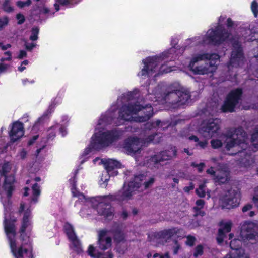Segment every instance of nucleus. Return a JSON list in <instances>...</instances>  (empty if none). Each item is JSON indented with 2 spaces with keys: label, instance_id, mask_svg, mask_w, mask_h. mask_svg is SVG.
Returning <instances> with one entry per match:
<instances>
[{
  "label": "nucleus",
  "instance_id": "1",
  "mask_svg": "<svg viewBox=\"0 0 258 258\" xmlns=\"http://www.w3.org/2000/svg\"><path fill=\"white\" fill-rule=\"evenodd\" d=\"M225 19V16H220L217 24L209 29L205 34L186 40L183 46L184 48H178V46L176 47L177 39L172 37L171 39V48L159 55L148 57L142 60L144 66L138 73V77L140 79H145L175 70V67L169 66L167 63L175 59L179 54L183 53L186 48L204 45L217 46L224 42H230L232 45L231 56L227 66L228 70L230 71L233 68L240 66L243 63L244 57L238 40L240 39L241 42L242 38H240L239 35L232 34V27L234 22L231 19L228 18L226 22Z\"/></svg>",
  "mask_w": 258,
  "mask_h": 258
},
{
  "label": "nucleus",
  "instance_id": "2",
  "mask_svg": "<svg viewBox=\"0 0 258 258\" xmlns=\"http://www.w3.org/2000/svg\"><path fill=\"white\" fill-rule=\"evenodd\" d=\"M139 93L135 89L123 94L118 99L117 105H113L99 118L96 125L95 132L91 137L90 143L83 152L80 157L82 164L88 159V155L93 150L98 151L114 143L123 135V131L115 128L111 131H103L104 127L113 122L116 125L122 124L124 121L136 122H145L152 116L153 109L149 104H141L134 99V95Z\"/></svg>",
  "mask_w": 258,
  "mask_h": 258
},
{
  "label": "nucleus",
  "instance_id": "3",
  "mask_svg": "<svg viewBox=\"0 0 258 258\" xmlns=\"http://www.w3.org/2000/svg\"><path fill=\"white\" fill-rule=\"evenodd\" d=\"M145 180V175L136 176L133 181L128 183H125L122 189L119 190L116 195H109L91 198H87L76 189V178L75 176L71 178L69 182L73 196L77 198L78 201L83 204L80 212L82 216L89 215L97 211L99 215L103 216L105 219L110 220L113 218L114 212L113 209L109 205L110 203L115 200L120 202H126L131 199L135 192L142 187V182H143L144 188L146 189L154 182L153 178H150L148 181Z\"/></svg>",
  "mask_w": 258,
  "mask_h": 258
},
{
  "label": "nucleus",
  "instance_id": "4",
  "mask_svg": "<svg viewBox=\"0 0 258 258\" xmlns=\"http://www.w3.org/2000/svg\"><path fill=\"white\" fill-rule=\"evenodd\" d=\"M9 143L4 144L0 147V155L6 153L7 151ZM12 168V164L10 161L4 160L0 163V201L4 208V227L6 225L9 226L14 224L16 221L14 218L15 214L10 212L11 210V198L12 192L14 189V183L15 178L14 175L8 174Z\"/></svg>",
  "mask_w": 258,
  "mask_h": 258
},
{
  "label": "nucleus",
  "instance_id": "5",
  "mask_svg": "<svg viewBox=\"0 0 258 258\" xmlns=\"http://www.w3.org/2000/svg\"><path fill=\"white\" fill-rule=\"evenodd\" d=\"M246 134L241 127L233 132H229L227 136L223 135L217 139L211 141V144L213 148H218L223 144V141L226 142V148L227 150L234 148L238 151V156L242 157L239 161L241 167H247L253 163L251 155L246 151L247 145L245 143Z\"/></svg>",
  "mask_w": 258,
  "mask_h": 258
},
{
  "label": "nucleus",
  "instance_id": "6",
  "mask_svg": "<svg viewBox=\"0 0 258 258\" xmlns=\"http://www.w3.org/2000/svg\"><path fill=\"white\" fill-rule=\"evenodd\" d=\"M40 181L39 177H37L35 180H27L26 184L31 185V188L26 187L24 188V196L25 197L30 196V201H23L21 204L19 209V213L23 215L22 225L21 227V232L22 235H24L26 232L27 236L30 235L32 229L31 222V204H36L38 200V198L40 194V187L35 181Z\"/></svg>",
  "mask_w": 258,
  "mask_h": 258
},
{
  "label": "nucleus",
  "instance_id": "7",
  "mask_svg": "<svg viewBox=\"0 0 258 258\" xmlns=\"http://www.w3.org/2000/svg\"><path fill=\"white\" fill-rule=\"evenodd\" d=\"M161 88L158 86L153 94L148 95L147 98L152 99V96H155L154 98H157L156 100L161 104L174 105L173 108L189 103L190 97L189 91L182 87L178 82L170 85L163 94H161Z\"/></svg>",
  "mask_w": 258,
  "mask_h": 258
},
{
  "label": "nucleus",
  "instance_id": "8",
  "mask_svg": "<svg viewBox=\"0 0 258 258\" xmlns=\"http://www.w3.org/2000/svg\"><path fill=\"white\" fill-rule=\"evenodd\" d=\"M5 232L9 240L11 252L15 258H30L32 257V248L30 239V234L27 236L26 232L23 236L20 231L22 242L16 237V228L15 224L10 226L6 225Z\"/></svg>",
  "mask_w": 258,
  "mask_h": 258
},
{
  "label": "nucleus",
  "instance_id": "9",
  "mask_svg": "<svg viewBox=\"0 0 258 258\" xmlns=\"http://www.w3.org/2000/svg\"><path fill=\"white\" fill-rule=\"evenodd\" d=\"M219 56L215 53L199 52L192 55L188 67L194 74L206 75L212 74L217 68Z\"/></svg>",
  "mask_w": 258,
  "mask_h": 258
},
{
  "label": "nucleus",
  "instance_id": "10",
  "mask_svg": "<svg viewBox=\"0 0 258 258\" xmlns=\"http://www.w3.org/2000/svg\"><path fill=\"white\" fill-rule=\"evenodd\" d=\"M220 123V120L217 119L204 120L198 128V132L203 137L199 138L192 135L189 136V140L195 143L196 147L201 149L205 148L208 145V139L214 136L219 129Z\"/></svg>",
  "mask_w": 258,
  "mask_h": 258
},
{
  "label": "nucleus",
  "instance_id": "11",
  "mask_svg": "<svg viewBox=\"0 0 258 258\" xmlns=\"http://www.w3.org/2000/svg\"><path fill=\"white\" fill-rule=\"evenodd\" d=\"M241 194L237 189H231L220 199V206L222 209H230L237 207L240 203Z\"/></svg>",
  "mask_w": 258,
  "mask_h": 258
},
{
  "label": "nucleus",
  "instance_id": "12",
  "mask_svg": "<svg viewBox=\"0 0 258 258\" xmlns=\"http://www.w3.org/2000/svg\"><path fill=\"white\" fill-rule=\"evenodd\" d=\"M176 153L175 147H172L169 150H165L158 154L151 156L150 158L148 157H146V160L143 163V165L148 166H156L162 161L171 159L176 156Z\"/></svg>",
  "mask_w": 258,
  "mask_h": 258
},
{
  "label": "nucleus",
  "instance_id": "13",
  "mask_svg": "<svg viewBox=\"0 0 258 258\" xmlns=\"http://www.w3.org/2000/svg\"><path fill=\"white\" fill-rule=\"evenodd\" d=\"M143 142L139 138L131 137L126 139L122 146L119 147L127 154L135 156L141 153Z\"/></svg>",
  "mask_w": 258,
  "mask_h": 258
},
{
  "label": "nucleus",
  "instance_id": "14",
  "mask_svg": "<svg viewBox=\"0 0 258 258\" xmlns=\"http://www.w3.org/2000/svg\"><path fill=\"white\" fill-rule=\"evenodd\" d=\"M104 166L106 171L103 173V176L105 177V180L103 182L102 179L100 181V185L102 187H105L110 176L117 175L118 172L115 170L121 167L120 163L117 161L112 159H105Z\"/></svg>",
  "mask_w": 258,
  "mask_h": 258
},
{
  "label": "nucleus",
  "instance_id": "15",
  "mask_svg": "<svg viewBox=\"0 0 258 258\" xmlns=\"http://www.w3.org/2000/svg\"><path fill=\"white\" fill-rule=\"evenodd\" d=\"M242 90L237 89L232 90L227 96L221 109L223 112H232L238 104L241 99Z\"/></svg>",
  "mask_w": 258,
  "mask_h": 258
},
{
  "label": "nucleus",
  "instance_id": "16",
  "mask_svg": "<svg viewBox=\"0 0 258 258\" xmlns=\"http://www.w3.org/2000/svg\"><path fill=\"white\" fill-rule=\"evenodd\" d=\"M257 229L258 221L256 222L244 221L241 225L240 237L244 240L253 239L257 235Z\"/></svg>",
  "mask_w": 258,
  "mask_h": 258
},
{
  "label": "nucleus",
  "instance_id": "17",
  "mask_svg": "<svg viewBox=\"0 0 258 258\" xmlns=\"http://www.w3.org/2000/svg\"><path fill=\"white\" fill-rule=\"evenodd\" d=\"M234 238L231 240L230 246L231 251L227 254L224 258H249V256L245 253L244 250L241 248L242 241L245 240Z\"/></svg>",
  "mask_w": 258,
  "mask_h": 258
},
{
  "label": "nucleus",
  "instance_id": "18",
  "mask_svg": "<svg viewBox=\"0 0 258 258\" xmlns=\"http://www.w3.org/2000/svg\"><path fill=\"white\" fill-rule=\"evenodd\" d=\"M64 230L71 242V248L78 253L82 252L80 242L75 233L73 226L68 222L66 223L64 225Z\"/></svg>",
  "mask_w": 258,
  "mask_h": 258
},
{
  "label": "nucleus",
  "instance_id": "19",
  "mask_svg": "<svg viewBox=\"0 0 258 258\" xmlns=\"http://www.w3.org/2000/svg\"><path fill=\"white\" fill-rule=\"evenodd\" d=\"M207 173L212 176L216 183L219 184L225 183L229 179V170L226 167L220 166L216 171L213 167H211L207 170Z\"/></svg>",
  "mask_w": 258,
  "mask_h": 258
},
{
  "label": "nucleus",
  "instance_id": "20",
  "mask_svg": "<svg viewBox=\"0 0 258 258\" xmlns=\"http://www.w3.org/2000/svg\"><path fill=\"white\" fill-rule=\"evenodd\" d=\"M160 126H162V123L159 120H157L155 122H148L146 124V128L149 131H145L146 134L148 135V137L144 139V144H145L146 143H148L151 141H153L154 143H157L160 141L159 139L161 137V136L159 134H154L153 133L152 134H150L149 132V131L152 130L153 128H159Z\"/></svg>",
  "mask_w": 258,
  "mask_h": 258
},
{
  "label": "nucleus",
  "instance_id": "21",
  "mask_svg": "<svg viewBox=\"0 0 258 258\" xmlns=\"http://www.w3.org/2000/svg\"><path fill=\"white\" fill-rule=\"evenodd\" d=\"M179 234L184 235V231L181 229L173 228L172 229L165 230L157 233L156 238L162 244L164 242H167V240L173 236L174 234L177 235L178 237H180Z\"/></svg>",
  "mask_w": 258,
  "mask_h": 258
},
{
  "label": "nucleus",
  "instance_id": "22",
  "mask_svg": "<svg viewBox=\"0 0 258 258\" xmlns=\"http://www.w3.org/2000/svg\"><path fill=\"white\" fill-rule=\"evenodd\" d=\"M10 127L11 129L9 134L11 141L15 142L19 140L24 135V126L21 122L16 121Z\"/></svg>",
  "mask_w": 258,
  "mask_h": 258
},
{
  "label": "nucleus",
  "instance_id": "23",
  "mask_svg": "<svg viewBox=\"0 0 258 258\" xmlns=\"http://www.w3.org/2000/svg\"><path fill=\"white\" fill-rule=\"evenodd\" d=\"M221 228L219 229L218 235L217 238L219 243L223 242L225 239V233H228L231 228V221L223 222L221 223Z\"/></svg>",
  "mask_w": 258,
  "mask_h": 258
},
{
  "label": "nucleus",
  "instance_id": "24",
  "mask_svg": "<svg viewBox=\"0 0 258 258\" xmlns=\"http://www.w3.org/2000/svg\"><path fill=\"white\" fill-rule=\"evenodd\" d=\"M98 244L102 250H106L111 246V239L107 236L106 231L102 230L99 232Z\"/></svg>",
  "mask_w": 258,
  "mask_h": 258
},
{
  "label": "nucleus",
  "instance_id": "25",
  "mask_svg": "<svg viewBox=\"0 0 258 258\" xmlns=\"http://www.w3.org/2000/svg\"><path fill=\"white\" fill-rule=\"evenodd\" d=\"M87 252L88 255L93 258H112L113 255L110 252H108L106 253L102 254L100 253H97L95 247L90 245Z\"/></svg>",
  "mask_w": 258,
  "mask_h": 258
},
{
  "label": "nucleus",
  "instance_id": "26",
  "mask_svg": "<svg viewBox=\"0 0 258 258\" xmlns=\"http://www.w3.org/2000/svg\"><path fill=\"white\" fill-rule=\"evenodd\" d=\"M240 32L242 37L246 41H254L258 39V33H254L253 35L251 36L252 32L249 29H241Z\"/></svg>",
  "mask_w": 258,
  "mask_h": 258
},
{
  "label": "nucleus",
  "instance_id": "27",
  "mask_svg": "<svg viewBox=\"0 0 258 258\" xmlns=\"http://www.w3.org/2000/svg\"><path fill=\"white\" fill-rule=\"evenodd\" d=\"M61 103V101L59 99L55 98L54 100H53L51 102V104L50 105L47 111V112L45 113V114L41 116V117H39L37 121L36 122L35 126H37L38 123H40L43 119L44 118L48 115L47 112H49V113H51L52 112L57 104H59Z\"/></svg>",
  "mask_w": 258,
  "mask_h": 258
},
{
  "label": "nucleus",
  "instance_id": "28",
  "mask_svg": "<svg viewBox=\"0 0 258 258\" xmlns=\"http://www.w3.org/2000/svg\"><path fill=\"white\" fill-rule=\"evenodd\" d=\"M70 118L67 115H63L61 117V121L59 125L60 133L62 136H64L67 134V126L68 125Z\"/></svg>",
  "mask_w": 258,
  "mask_h": 258
},
{
  "label": "nucleus",
  "instance_id": "29",
  "mask_svg": "<svg viewBox=\"0 0 258 258\" xmlns=\"http://www.w3.org/2000/svg\"><path fill=\"white\" fill-rule=\"evenodd\" d=\"M204 205V202L202 200H198L196 201V205L197 206L194 207V209L195 211V215H201L203 216L204 213L201 211L200 210L203 207Z\"/></svg>",
  "mask_w": 258,
  "mask_h": 258
},
{
  "label": "nucleus",
  "instance_id": "30",
  "mask_svg": "<svg viewBox=\"0 0 258 258\" xmlns=\"http://www.w3.org/2000/svg\"><path fill=\"white\" fill-rule=\"evenodd\" d=\"M59 128L58 124H56L50 127L47 131L48 140H52L56 136V131Z\"/></svg>",
  "mask_w": 258,
  "mask_h": 258
},
{
  "label": "nucleus",
  "instance_id": "31",
  "mask_svg": "<svg viewBox=\"0 0 258 258\" xmlns=\"http://www.w3.org/2000/svg\"><path fill=\"white\" fill-rule=\"evenodd\" d=\"M49 9L43 3H41L37 6L36 9L34 10V14H42L48 13Z\"/></svg>",
  "mask_w": 258,
  "mask_h": 258
},
{
  "label": "nucleus",
  "instance_id": "32",
  "mask_svg": "<svg viewBox=\"0 0 258 258\" xmlns=\"http://www.w3.org/2000/svg\"><path fill=\"white\" fill-rule=\"evenodd\" d=\"M3 9L7 13H11L14 10L11 0H5L3 5Z\"/></svg>",
  "mask_w": 258,
  "mask_h": 258
},
{
  "label": "nucleus",
  "instance_id": "33",
  "mask_svg": "<svg viewBox=\"0 0 258 258\" xmlns=\"http://www.w3.org/2000/svg\"><path fill=\"white\" fill-rule=\"evenodd\" d=\"M251 142L252 145L256 149H258V128L252 134Z\"/></svg>",
  "mask_w": 258,
  "mask_h": 258
},
{
  "label": "nucleus",
  "instance_id": "34",
  "mask_svg": "<svg viewBox=\"0 0 258 258\" xmlns=\"http://www.w3.org/2000/svg\"><path fill=\"white\" fill-rule=\"evenodd\" d=\"M9 22V19L7 16L0 18V30H2L7 26Z\"/></svg>",
  "mask_w": 258,
  "mask_h": 258
},
{
  "label": "nucleus",
  "instance_id": "35",
  "mask_svg": "<svg viewBox=\"0 0 258 258\" xmlns=\"http://www.w3.org/2000/svg\"><path fill=\"white\" fill-rule=\"evenodd\" d=\"M196 193L199 196L201 197H204L206 196L205 183L199 184V188L196 189Z\"/></svg>",
  "mask_w": 258,
  "mask_h": 258
},
{
  "label": "nucleus",
  "instance_id": "36",
  "mask_svg": "<svg viewBox=\"0 0 258 258\" xmlns=\"http://www.w3.org/2000/svg\"><path fill=\"white\" fill-rule=\"evenodd\" d=\"M72 1V0H55V3L54 6L56 10L57 11L59 10L58 4L61 5H67L69 4Z\"/></svg>",
  "mask_w": 258,
  "mask_h": 258
},
{
  "label": "nucleus",
  "instance_id": "37",
  "mask_svg": "<svg viewBox=\"0 0 258 258\" xmlns=\"http://www.w3.org/2000/svg\"><path fill=\"white\" fill-rule=\"evenodd\" d=\"M203 247L201 245H199L197 246L194 250V256L195 257H197L199 256H201L203 254Z\"/></svg>",
  "mask_w": 258,
  "mask_h": 258
},
{
  "label": "nucleus",
  "instance_id": "38",
  "mask_svg": "<svg viewBox=\"0 0 258 258\" xmlns=\"http://www.w3.org/2000/svg\"><path fill=\"white\" fill-rule=\"evenodd\" d=\"M39 31V28L37 27L33 28L31 35L30 36V39L31 40L34 41L37 39Z\"/></svg>",
  "mask_w": 258,
  "mask_h": 258
},
{
  "label": "nucleus",
  "instance_id": "39",
  "mask_svg": "<svg viewBox=\"0 0 258 258\" xmlns=\"http://www.w3.org/2000/svg\"><path fill=\"white\" fill-rule=\"evenodd\" d=\"M251 9L254 16L256 17L258 14V4L256 1H253L251 5Z\"/></svg>",
  "mask_w": 258,
  "mask_h": 258
},
{
  "label": "nucleus",
  "instance_id": "40",
  "mask_svg": "<svg viewBox=\"0 0 258 258\" xmlns=\"http://www.w3.org/2000/svg\"><path fill=\"white\" fill-rule=\"evenodd\" d=\"M258 173V170H257ZM252 201L253 203L258 207V186L254 188V194L252 197Z\"/></svg>",
  "mask_w": 258,
  "mask_h": 258
},
{
  "label": "nucleus",
  "instance_id": "41",
  "mask_svg": "<svg viewBox=\"0 0 258 258\" xmlns=\"http://www.w3.org/2000/svg\"><path fill=\"white\" fill-rule=\"evenodd\" d=\"M31 3V0H27L26 2H23V1H18L16 3L17 6L20 8H22L26 6H29Z\"/></svg>",
  "mask_w": 258,
  "mask_h": 258
},
{
  "label": "nucleus",
  "instance_id": "42",
  "mask_svg": "<svg viewBox=\"0 0 258 258\" xmlns=\"http://www.w3.org/2000/svg\"><path fill=\"white\" fill-rule=\"evenodd\" d=\"M27 155V151L25 149H23L18 153L17 157L19 159L24 160L26 158Z\"/></svg>",
  "mask_w": 258,
  "mask_h": 258
},
{
  "label": "nucleus",
  "instance_id": "43",
  "mask_svg": "<svg viewBox=\"0 0 258 258\" xmlns=\"http://www.w3.org/2000/svg\"><path fill=\"white\" fill-rule=\"evenodd\" d=\"M114 238L117 241H121L124 239V235L121 231H117L114 235Z\"/></svg>",
  "mask_w": 258,
  "mask_h": 258
},
{
  "label": "nucleus",
  "instance_id": "44",
  "mask_svg": "<svg viewBox=\"0 0 258 258\" xmlns=\"http://www.w3.org/2000/svg\"><path fill=\"white\" fill-rule=\"evenodd\" d=\"M195 240L196 238L195 237L189 235L187 237V241H186V244L187 245L191 246L194 245Z\"/></svg>",
  "mask_w": 258,
  "mask_h": 258
},
{
  "label": "nucleus",
  "instance_id": "45",
  "mask_svg": "<svg viewBox=\"0 0 258 258\" xmlns=\"http://www.w3.org/2000/svg\"><path fill=\"white\" fill-rule=\"evenodd\" d=\"M93 161L94 164L95 165L103 164L104 165L105 159H100V158L97 157L94 159Z\"/></svg>",
  "mask_w": 258,
  "mask_h": 258
},
{
  "label": "nucleus",
  "instance_id": "46",
  "mask_svg": "<svg viewBox=\"0 0 258 258\" xmlns=\"http://www.w3.org/2000/svg\"><path fill=\"white\" fill-rule=\"evenodd\" d=\"M29 64V61L27 60H25L23 61L20 67H18V70L20 72H23L25 69V66H27Z\"/></svg>",
  "mask_w": 258,
  "mask_h": 258
},
{
  "label": "nucleus",
  "instance_id": "47",
  "mask_svg": "<svg viewBox=\"0 0 258 258\" xmlns=\"http://www.w3.org/2000/svg\"><path fill=\"white\" fill-rule=\"evenodd\" d=\"M4 54L6 57L2 58L1 59L2 61H4L5 60H10L11 59L12 53L10 51H7L4 53Z\"/></svg>",
  "mask_w": 258,
  "mask_h": 258
},
{
  "label": "nucleus",
  "instance_id": "48",
  "mask_svg": "<svg viewBox=\"0 0 258 258\" xmlns=\"http://www.w3.org/2000/svg\"><path fill=\"white\" fill-rule=\"evenodd\" d=\"M192 165L194 167H197L198 171L199 172H201L205 166V164L203 163H201L199 164H196L195 163H193L192 164Z\"/></svg>",
  "mask_w": 258,
  "mask_h": 258
},
{
  "label": "nucleus",
  "instance_id": "49",
  "mask_svg": "<svg viewBox=\"0 0 258 258\" xmlns=\"http://www.w3.org/2000/svg\"><path fill=\"white\" fill-rule=\"evenodd\" d=\"M16 17L18 21V23L20 24L23 23L25 21L24 16L23 15H22L21 14H17Z\"/></svg>",
  "mask_w": 258,
  "mask_h": 258
},
{
  "label": "nucleus",
  "instance_id": "50",
  "mask_svg": "<svg viewBox=\"0 0 258 258\" xmlns=\"http://www.w3.org/2000/svg\"><path fill=\"white\" fill-rule=\"evenodd\" d=\"M252 208V205L251 204H246V205H245L242 209V211L243 213H245V212H246L249 210H250Z\"/></svg>",
  "mask_w": 258,
  "mask_h": 258
},
{
  "label": "nucleus",
  "instance_id": "51",
  "mask_svg": "<svg viewBox=\"0 0 258 258\" xmlns=\"http://www.w3.org/2000/svg\"><path fill=\"white\" fill-rule=\"evenodd\" d=\"M26 56L27 52L24 50H21L17 57L19 59H22L24 57H26Z\"/></svg>",
  "mask_w": 258,
  "mask_h": 258
},
{
  "label": "nucleus",
  "instance_id": "52",
  "mask_svg": "<svg viewBox=\"0 0 258 258\" xmlns=\"http://www.w3.org/2000/svg\"><path fill=\"white\" fill-rule=\"evenodd\" d=\"M11 47V45L10 44H7L6 45H4L2 42H0V47L3 50H6L8 48Z\"/></svg>",
  "mask_w": 258,
  "mask_h": 258
},
{
  "label": "nucleus",
  "instance_id": "53",
  "mask_svg": "<svg viewBox=\"0 0 258 258\" xmlns=\"http://www.w3.org/2000/svg\"><path fill=\"white\" fill-rule=\"evenodd\" d=\"M174 253L177 254L178 251V249L180 248V245L177 243L176 241H174Z\"/></svg>",
  "mask_w": 258,
  "mask_h": 258
},
{
  "label": "nucleus",
  "instance_id": "54",
  "mask_svg": "<svg viewBox=\"0 0 258 258\" xmlns=\"http://www.w3.org/2000/svg\"><path fill=\"white\" fill-rule=\"evenodd\" d=\"M153 256L154 257H157L159 256L160 258H170L169 255L167 253L164 255H160L159 254L156 253L154 254Z\"/></svg>",
  "mask_w": 258,
  "mask_h": 258
},
{
  "label": "nucleus",
  "instance_id": "55",
  "mask_svg": "<svg viewBox=\"0 0 258 258\" xmlns=\"http://www.w3.org/2000/svg\"><path fill=\"white\" fill-rule=\"evenodd\" d=\"M25 46L27 49L31 50L35 46V44L34 43H32L30 44L26 43Z\"/></svg>",
  "mask_w": 258,
  "mask_h": 258
},
{
  "label": "nucleus",
  "instance_id": "56",
  "mask_svg": "<svg viewBox=\"0 0 258 258\" xmlns=\"http://www.w3.org/2000/svg\"><path fill=\"white\" fill-rule=\"evenodd\" d=\"M194 188V185L192 183H191L189 186L184 187V190L186 192H188L190 190H192Z\"/></svg>",
  "mask_w": 258,
  "mask_h": 258
},
{
  "label": "nucleus",
  "instance_id": "57",
  "mask_svg": "<svg viewBox=\"0 0 258 258\" xmlns=\"http://www.w3.org/2000/svg\"><path fill=\"white\" fill-rule=\"evenodd\" d=\"M8 66L6 64L1 63L0 64V72H3L8 68Z\"/></svg>",
  "mask_w": 258,
  "mask_h": 258
},
{
  "label": "nucleus",
  "instance_id": "58",
  "mask_svg": "<svg viewBox=\"0 0 258 258\" xmlns=\"http://www.w3.org/2000/svg\"><path fill=\"white\" fill-rule=\"evenodd\" d=\"M37 138H38L37 136H34L32 138V139L30 140V141H29V142H28L29 145H31L33 144V143L34 142V141L37 139Z\"/></svg>",
  "mask_w": 258,
  "mask_h": 258
},
{
  "label": "nucleus",
  "instance_id": "59",
  "mask_svg": "<svg viewBox=\"0 0 258 258\" xmlns=\"http://www.w3.org/2000/svg\"><path fill=\"white\" fill-rule=\"evenodd\" d=\"M34 82V80L29 81L28 79H24L23 80V83L24 85H26L28 83H33Z\"/></svg>",
  "mask_w": 258,
  "mask_h": 258
},
{
  "label": "nucleus",
  "instance_id": "60",
  "mask_svg": "<svg viewBox=\"0 0 258 258\" xmlns=\"http://www.w3.org/2000/svg\"><path fill=\"white\" fill-rule=\"evenodd\" d=\"M127 213L125 211H123L122 214V216L123 218H126L127 217Z\"/></svg>",
  "mask_w": 258,
  "mask_h": 258
},
{
  "label": "nucleus",
  "instance_id": "61",
  "mask_svg": "<svg viewBox=\"0 0 258 258\" xmlns=\"http://www.w3.org/2000/svg\"><path fill=\"white\" fill-rule=\"evenodd\" d=\"M26 168H27V170L28 171H30V172H33L35 171V170H33L31 168H29L28 167H27Z\"/></svg>",
  "mask_w": 258,
  "mask_h": 258
},
{
  "label": "nucleus",
  "instance_id": "62",
  "mask_svg": "<svg viewBox=\"0 0 258 258\" xmlns=\"http://www.w3.org/2000/svg\"><path fill=\"white\" fill-rule=\"evenodd\" d=\"M255 214V213L253 211H250L249 214H248V216H250V217H252Z\"/></svg>",
  "mask_w": 258,
  "mask_h": 258
},
{
  "label": "nucleus",
  "instance_id": "63",
  "mask_svg": "<svg viewBox=\"0 0 258 258\" xmlns=\"http://www.w3.org/2000/svg\"><path fill=\"white\" fill-rule=\"evenodd\" d=\"M102 179L103 180V182L105 180V177L104 176H103V173L102 174V175H101V177L100 178V179L99 180V184H100V181L101 180V179Z\"/></svg>",
  "mask_w": 258,
  "mask_h": 258
},
{
  "label": "nucleus",
  "instance_id": "64",
  "mask_svg": "<svg viewBox=\"0 0 258 258\" xmlns=\"http://www.w3.org/2000/svg\"><path fill=\"white\" fill-rule=\"evenodd\" d=\"M184 152L185 153H186L189 155H191L192 154V153H190L189 152L188 149H184Z\"/></svg>",
  "mask_w": 258,
  "mask_h": 258
}]
</instances>
